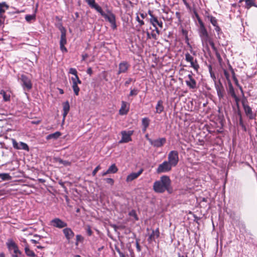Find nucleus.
Masks as SVG:
<instances>
[{
  "label": "nucleus",
  "instance_id": "8",
  "mask_svg": "<svg viewBox=\"0 0 257 257\" xmlns=\"http://www.w3.org/2000/svg\"><path fill=\"white\" fill-rule=\"evenodd\" d=\"M134 133V131H123L121 132V139L119 141V143H126L132 141L131 136L133 135Z\"/></svg>",
  "mask_w": 257,
  "mask_h": 257
},
{
  "label": "nucleus",
  "instance_id": "41",
  "mask_svg": "<svg viewBox=\"0 0 257 257\" xmlns=\"http://www.w3.org/2000/svg\"><path fill=\"white\" fill-rule=\"evenodd\" d=\"M71 80L72 82L74 83V82H75L76 84L78 85V84H81L82 82L79 79L78 76L76 77H74L71 78Z\"/></svg>",
  "mask_w": 257,
  "mask_h": 257
},
{
  "label": "nucleus",
  "instance_id": "12",
  "mask_svg": "<svg viewBox=\"0 0 257 257\" xmlns=\"http://www.w3.org/2000/svg\"><path fill=\"white\" fill-rule=\"evenodd\" d=\"M130 66V64L127 61H121L118 65V70L117 74L119 75L121 73H127Z\"/></svg>",
  "mask_w": 257,
  "mask_h": 257
},
{
  "label": "nucleus",
  "instance_id": "6",
  "mask_svg": "<svg viewBox=\"0 0 257 257\" xmlns=\"http://www.w3.org/2000/svg\"><path fill=\"white\" fill-rule=\"evenodd\" d=\"M168 162L172 167H175L179 162L178 153L177 151H171L168 154Z\"/></svg>",
  "mask_w": 257,
  "mask_h": 257
},
{
  "label": "nucleus",
  "instance_id": "42",
  "mask_svg": "<svg viewBox=\"0 0 257 257\" xmlns=\"http://www.w3.org/2000/svg\"><path fill=\"white\" fill-rule=\"evenodd\" d=\"M58 162L61 164H63L64 166H69L70 165L71 163L68 161H64L62 160L61 159H58Z\"/></svg>",
  "mask_w": 257,
  "mask_h": 257
},
{
  "label": "nucleus",
  "instance_id": "62",
  "mask_svg": "<svg viewBox=\"0 0 257 257\" xmlns=\"http://www.w3.org/2000/svg\"><path fill=\"white\" fill-rule=\"evenodd\" d=\"M154 28H155V30H154L153 31H154V32L155 31L157 35H159L160 31H159L158 28L157 27V26H156V27H154Z\"/></svg>",
  "mask_w": 257,
  "mask_h": 257
},
{
  "label": "nucleus",
  "instance_id": "36",
  "mask_svg": "<svg viewBox=\"0 0 257 257\" xmlns=\"http://www.w3.org/2000/svg\"><path fill=\"white\" fill-rule=\"evenodd\" d=\"M0 178L4 181L9 180L11 177L8 173H0Z\"/></svg>",
  "mask_w": 257,
  "mask_h": 257
},
{
  "label": "nucleus",
  "instance_id": "20",
  "mask_svg": "<svg viewBox=\"0 0 257 257\" xmlns=\"http://www.w3.org/2000/svg\"><path fill=\"white\" fill-rule=\"evenodd\" d=\"M85 1L90 7L95 9L97 12L101 9V8L95 3V0H85Z\"/></svg>",
  "mask_w": 257,
  "mask_h": 257
},
{
  "label": "nucleus",
  "instance_id": "58",
  "mask_svg": "<svg viewBox=\"0 0 257 257\" xmlns=\"http://www.w3.org/2000/svg\"><path fill=\"white\" fill-rule=\"evenodd\" d=\"M87 73L89 75H91L93 71L91 67H89L87 70Z\"/></svg>",
  "mask_w": 257,
  "mask_h": 257
},
{
  "label": "nucleus",
  "instance_id": "45",
  "mask_svg": "<svg viewBox=\"0 0 257 257\" xmlns=\"http://www.w3.org/2000/svg\"><path fill=\"white\" fill-rule=\"evenodd\" d=\"M101 169L100 166L98 165L92 171V175L93 176H95L97 172Z\"/></svg>",
  "mask_w": 257,
  "mask_h": 257
},
{
  "label": "nucleus",
  "instance_id": "25",
  "mask_svg": "<svg viewBox=\"0 0 257 257\" xmlns=\"http://www.w3.org/2000/svg\"><path fill=\"white\" fill-rule=\"evenodd\" d=\"M229 93L235 99V101L236 102V103H238L239 98L236 96L233 87L230 82L229 83Z\"/></svg>",
  "mask_w": 257,
  "mask_h": 257
},
{
  "label": "nucleus",
  "instance_id": "32",
  "mask_svg": "<svg viewBox=\"0 0 257 257\" xmlns=\"http://www.w3.org/2000/svg\"><path fill=\"white\" fill-rule=\"evenodd\" d=\"M245 8L249 9L252 6H256L254 3V0H245Z\"/></svg>",
  "mask_w": 257,
  "mask_h": 257
},
{
  "label": "nucleus",
  "instance_id": "15",
  "mask_svg": "<svg viewBox=\"0 0 257 257\" xmlns=\"http://www.w3.org/2000/svg\"><path fill=\"white\" fill-rule=\"evenodd\" d=\"M21 80L23 82V86L27 88L28 90L32 87V84L30 79L26 75H21Z\"/></svg>",
  "mask_w": 257,
  "mask_h": 257
},
{
  "label": "nucleus",
  "instance_id": "34",
  "mask_svg": "<svg viewBox=\"0 0 257 257\" xmlns=\"http://www.w3.org/2000/svg\"><path fill=\"white\" fill-rule=\"evenodd\" d=\"M84 238L80 234H77L76 235V242L75 245L77 246L79 243H82L84 241Z\"/></svg>",
  "mask_w": 257,
  "mask_h": 257
},
{
  "label": "nucleus",
  "instance_id": "40",
  "mask_svg": "<svg viewBox=\"0 0 257 257\" xmlns=\"http://www.w3.org/2000/svg\"><path fill=\"white\" fill-rule=\"evenodd\" d=\"M139 92V90L137 88L131 89L128 96H136Z\"/></svg>",
  "mask_w": 257,
  "mask_h": 257
},
{
  "label": "nucleus",
  "instance_id": "52",
  "mask_svg": "<svg viewBox=\"0 0 257 257\" xmlns=\"http://www.w3.org/2000/svg\"><path fill=\"white\" fill-rule=\"evenodd\" d=\"M214 27H215V30L216 32H217L218 35H219L220 34L222 33L221 29L220 28V27L219 26V25L215 26Z\"/></svg>",
  "mask_w": 257,
  "mask_h": 257
},
{
  "label": "nucleus",
  "instance_id": "38",
  "mask_svg": "<svg viewBox=\"0 0 257 257\" xmlns=\"http://www.w3.org/2000/svg\"><path fill=\"white\" fill-rule=\"evenodd\" d=\"M20 149H22L26 151H29V148L28 145L23 142H20L19 144Z\"/></svg>",
  "mask_w": 257,
  "mask_h": 257
},
{
  "label": "nucleus",
  "instance_id": "55",
  "mask_svg": "<svg viewBox=\"0 0 257 257\" xmlns=\"http://www.w3.org/2000/svg\"><path fill=\"white\" fill-rule=\"evenodd\" d=\"M151 36H152V38H153L155 40L158 39L157 34H156V33H155L154 32V31H152V33H151Z\"/></svg>",
  "mask_w": 257,
  "mask_h": 257
},
{
  "label": "nucleus",
  "instance_id": "22",
  "mask_svg": "<svg viewBox=\"0 0 257 257\" xmlns=\"http://www.w3.org/2000/svg\"><path fill=\"white\" fill-rule=\"evenodd\" d=\"M163 101L162 100H159L156 106V113L160 114L164 110V106L163 105Z\"/></svg>",
  "mask_w": 257,
  "mask_h": 257
},
{
  "label": "nucleus",
  "instance_id": "44",
  "mask_svg": "<svg viewBox=\"0 0 257 257\" xmlns=\"http://www.w3.org/2000/svg\"><path fill=\"white\" fill-rule=\"evenodd\" d=\"M4 6L8 7L5 4V3L0 4V16H1L3 13H4L5 12V10L3 9V7Z\"/></svg>",
  "mask_w": 257,
  "mask_h": 257
},
{
  "label": "nucleus",
  "instance_id": "21",
  "mask_svg": "<svg viewBox=\"0 0 257 257\" xmlns=\"http://www.w3.org/2000/svg\"><path fill=\"white\" fill-rule=\"evenodd\" d=\"M148 14L150 16V22L151 24L154 27H156L157 24L158 22V20L157 17L153 15V12L151 10H149Z\"/></svg>",
  "mask_w": 257,
  "mask_h": 257
},
{
  "label": "nucleus",
  "instance_id": "50",
  "mask_svg": "<svg viewBox=\"0 0 257 257\" xmlns=\"http://www.w3.org/2000/svg\"><path fill=\"white\" fill-rule=\"evenodd\" d=\"M136 244L137 251L140 252L141 251V247L140 245L139 239H136Z\"/></svg>",
  "mask_w": 257,
  "mask_h": 257
},
{
  "label": "nucleus",
  "instance_id": "49",
  "mask_svg": "<svg viewBox=\"0 0 257 257\" xmlns=\"http://www.w3.org/2000/svg\"><path fill=\"white\" fill-rule=\"evenodd\" d=\"M13 145L14 148L20 150L19 145L15 140H13Z\"/></svg>",
  "mask_w": 257,
  "mask_h": 257
},
{
  "label": "nucleus",
  "instance_id": "47",
  "mask_svg": "<svg viewBox=\"0 0 257 257\" xmlns=\"http://www.w3.org/2000/svg\"><path fill=\"white\" fill-rule=\"evenodd\" d=\"M136 20L139 23V25L140 27H142L143 25L145 24L144 21L143 20H142L140 19L139 16H137L136 17Z\"/></svg>",
  "mask_w": 257,
  "mask_h": 257
},
{
  "label": "nucleus",
  "instance_id": "5",
  "mask_svg": "<svg viewBox=\"0 0 257 257\" xmlns=\"http://www.w3.org/2000/svg\"><path fill=\"white\" fill-rule=\"evenodd\" d=\"M61 31V38L60 41V48L63 52H67V49L65 47V45L67 43L66 40V31L64 27L61 26L60 28Z\"/></svg>",
  "mask_w": 257,
  "mask_h": 257
},
{
  "label": "nucleus",
  "instance_id": "60",
  "mask_svg": "<svg viewBox=\"0 0 257 257\" xmlns=\"http://www.w3.org/2000/svg\"><path fill=\"white\" fill-rule=\"evenodd\" d=\"M147 34V40H149L152 38L151 34H150V33L148 31L146 32Z\"/></svg>",
  "mask_w": 257,
  "mask_h": 257
},
{
  "label": "nucleus",
  "instance_id": "53",
  "mask_svg": "<svg viewBox=\"0 0 257 257\" xmlns=\"http://www.w3.org/2000/svg\"><path fill=\"white\" fill-rule=\"evenodd\" d=\"M105 180L106 181L107 183L111 185H113L114 184V180L112 178H106L105 179Z\"/></svg>",
  "mask_w": 257,
  "mask_h": 257
},
{
  "label": "nucleus",
  "instance_id": "59",
  "mask_svg": "<svg viewBox=\"0 0 257 257\" xmlns=\"http://www.w3.org/2000/svg\"><path fill=\"white\" fill-rule=\"evenodd\" d=\"M88 57V55L87 54H84L82 55V61H85L86 58Z\"/></svg>",
  "mask_w": 257,
  "mask_h": 257
},
{
  "label": "nucleus",
  "instance_id": "43",
  "mask_svg": "<svg viewBox=\"0 0 257 257\" xmlns=\"http://www.w3.org/2000/svg\"><path fill=\"white\" fill-rule=\"evenodd\" d=\"M69 73L74 75V77L78 76L77 70L74 68H70Z\"/></svg>",
  "mask_w": 257,
  "mask_h": 257
},
{
  "label": "nucleus",
  "instance_id": "9",
  "mask_svg": "<svg viewBox=\"0 0 257 257\" xmlns=\"http://www.w3.org/2000/svg\"><path fill=\"white\" fill-rule=\"evenodd\" d=\"M172 168V165L168 161H165L158 166L157 169V172L159 174L168 172L171 170Z\"/></svg>",
  "mask_w": 257,
  "mask_h": 257
},
{
  "label": "nucleus",
  "instance_id": "1",
  "mask_svg": "<svg viewBox=\"0 0 257 257\" xmlns=\"http://www.w3.org/2000/svg\"><path fill=\"white\" fill-rule=\"evenodd\" d=\"M171 181L168 176H163L160 180L156 181L153 185V189L155 192L162 193L165 191L171 192Z\"/></svg>",
  "mask_w": 257,
  "mask_h": 257
},
{
  "label": "nucleus",
  "instance_id": "63",
  "mask_svg": "<svg viewBox=\"0 0 257 257\" xmlns=\"http://www.w3.org/2000/svg\"><path fill=\"white\" fill-rule=\"evenodd\" d=\"M157 25H158L160 28H162L163 27V22L162 21H158Z\"/></svg>",
  "mask_w": 257,
  "mask_h": 257
},
{
  "label": "nucleus",
  "instance_id": "28",
  "mask_svg": "<svg viewBox=\"0 0 257 257\" xmlns=\"http://www.w3.org/2000/svg\"><path fill=\"white\" fill-rule=\"evenodd\" d=\"M25 251L26 254L28 256H29L31 257H35L36 256L35 253H34V252L33 250L30 249L29 245L28 244H27L25 247Z\"/></svg>",
  "mask_w": 257,
  "mask_h": 257
},
{
  "label": "nucleus",
  "instance_id": "48",
  "mask_svg": "<svg viewBox=\"0 0 257 257\" xmlns=\"http://www.w3.org/2000/svg\"><path fill=\"white\" fill-rule=\"evenodd\" d=\"M86 232L88 236H91L93 232L90 226H87L86 228Z\"/></svg>",
  "mask_w": 257,
  "mask_h": 257
},
{
  "label": "nucleus",
  "instance_id": "51",
  "mask_svg": "<svg viewBox=\"0 0 257 257\" xmlns=\"http://www.w3.org/2000/svg\"><path fill=\"white\" fill-rule=\"evenodd\" d=\"M195 17L196 18H197V21L198 22V23L199 25L201 24H203V22H202V21L201 20V18H200L199 15L197 13L195 12Z\"/></svg>",
  "mask_w": 257,
  "mask_h": 257
},
{
  "label": "nucleus",
  "instance_id": "4",
  "mask_svg": "<svg viewBox=\"0 0 257 257\" xmlns=\"http://www.w3.org/2000/svg\"><path fill=\"white\" fill-rule=\"evenodd\" d=\"M198 32L202 43L207 44L210 38L204 23L199 25Z\"/></svg>",
  "mask_w": 257,
  "mask_h": 257
},
{
  "label": "nucleus",
  "instance_id": "19",
  "mask_svg": "<svg viewBox=\"0 0 257 257\" xmlns=\"http://www.w3.org/2000/svg\"><path fill=\"white\" fill-rule=\"evenodd\" d=\"M160 236V231L159 228H157L156 230H153L152 233L149 235L148 239V241L151 243L153 241H155L156 238H158Z\"/></svg>",
  "mask_w": 257,
  "mask_h": 257
},
{
  "label": "nucleus",
  "instance_id": "2",
  "mask_svg": "<svg viewBox=\"0 0 257 257\" xmlns=\"http://www.w3.org/2000/svg\"><path fill=\"white\" fill-rule=\"evenodd\" d=\"M98 12L105 19V20L109 22L111 24V28L112 29H116L117 25L116 24V18L114 14L109 10H108L107 11V14H106L103 12L102 8Z\"/></svg>",
  "mask_w": 257,
  "mask_h": 257
},
{
  "label": "nucleus",
  "instance_id": "27",
  "mask_svg": "<svg viewBox=\"0 0 257 257\" xmlns=\"http://www.w3.org/2000/svg\"><path fill=\"white\" fill-rule=\"evenodd\" d=\"M61 135V133L59 132H56L53 134L48 135L46 137L47 140H50L52 139H57Z\"/></svg>",
  "mask_w": 257,
  "mask_h": 257
},
{
  "label": "nucleus",
  "instance_id": "31",
  "mask_svg": "<svg viewBox=\"0 0 257 257\" xmlns=\"http://www.w3.org/2000/svg\"><path fill=\"white\" fill-rule=\"evenodd\" d=\"M0 94L2 95L5 101H8L10 100V94H7L5 90H2L0 92Z\"/></svg>",
  "mask_w": 257,
  "mask_h": 257
},
{
  "label": "nucleus",
  "instance_id": "30",
  "mask_svg": "<svg viewBox=\"0 0 257 257\" xmlns=\"http://www.w3.org/2000/svg\"><path fill=\"white\" fill-rule=\"evenodd\" d=\"M118 171V169L115 164H112L107 169V173H115Z\"/></svg>",
  "mask_w": 257,
  "mask_h": 257
},
{
  "label": "nucleus",
  "instance_id": "54",
  "mask_svg": "<svg viewBox=\"0 0 257 257\" xmlns=\"http://www.w3.org/2000/svg\"><path fill=\"white\" fill-rule=\"evenodd\" d=\"M210 76H211V78L213 79V81L214 82L215 84H217L216 83V78L214 73L212 72V73H210Z\"/></svg>",
  "mask_w": 257,
  "mask_h": 257
},
{
  "label": "nucleus",
  "instance_id": "23",
  "mask_svg": "<svg viewBox=\"0 0 257 257\" xmlns=\"http://www.w3.org/2000/svg\"><path fill=\"white\" fill-rule=\"evenodd\" d=\"M70 110V105L69 103V102L68 101L64 102L63 103V120L65 119L66 116H67V114L68 113Z\"/></svg>",
  "mask_w": 257,
  "mask_h": 257
},
{
  "label": "nucleus",
  "instance_id": "46",
  "mask_svg": "<svg viewBox=\"0 0 257 257\" xmlns=\"http://www.w3.org/2000/svg\"><path fill=\"white\" fill-rule=\"evenodd\" d=\"M215 55H216V57L217 58V60H218V62L219 63H221V62L222 61V58L221 57L220 54L218 52V51L216 52H215Z\"/></svg>",
  "mask_w": 257,
  "mask_h": 257
},
{
  "label": "nucleus",
  "instance_id": "10",
  "mask_svg": "<svg viewBox=\"0 0 257 257\" xmlns=\"http://www.w3.org/2000/svg\"><path fill=\"white\" fill-rule=\"evenodd\" d=\"M148 140L152 146L156 148L162 147L166 143V139L165 138H159L156 140L148 139Z\"/></svg>",
  "mask_w": 257,
  "mask_h": 257
},
{
  "label": "nucleus",
  "instance_id": "18",
  "mask_svg": "<svg viewBox=\"0 0 257 257\" xmlns=\"http://www.w3.org/2000/svg\"><path fill=\"white\" fill-rule=\"evenodd\" d=\"M242 103L246 115L248 116L249 118L252 119L253 116L251 108L247 104L245 103V100H243Z\"/></svg>",
  "mask_w": 257,
  "mask_h": 257
},
{
  "label": "nucleus",
  "instance_id": "14",
  "mask_svg": "<svg viewBox=\"0 0 257 257\" xmlns=\"http://www.w3.org/2000/svg\"><path fill=\"white\" fill-rule=\"evenodd\" d=\"M63 233L66 239L69 242L70 240L74 236V233L71 228L69 227H65L63 230Z\"/></svg>",
  "mask_w": 257,
  "mask_h": 257
},
{
  "label": "nucleus",
  "instance_id": "17",
  "mask_svg": "<svg viewBox=\"0 0 257 257\" xmlns=\"http://www.w3.org/2000/svg\"><path fill=\"white\" fill-rule=\"evenodd\" d=\"M130 105L127 102L124 101H121V107L119 110V113L120 115L126 114L129 111Z\"/></svg>",
  "mask_w": 257,
  "mask_h": 257
},
{
  "label": "nucleus",
  "instance_id": "56",
  "mask_svg": "<svg viewBox=\"0 0 257 257\" xmlns=\"http://www.w3.org/2000/svg\"><path fill=\"white\" fill-rule=\"evenodd\" d=\"M133 81V79L131 78H128L124 83V85L127 86L131 82Z\"/></svg>",
  "mask_w": 257,
  "mask_h": 257
},
{
  "label": "nucleus",
  "instance_id": "57",
  "mask_svg": "<svg viewBox=\"0 0 257 257\" xmlns=\"http://www.w3.org/2000/svg\"><path fill=\"white\" fill-rule=\"evenodd\" d=\"M223 72L225 77L227 80H228L229 78V74L226 70H224Z\"/></svg>",
  "mask_w": 257,
  "mask_h": 257
},
{
  "label": "nucleus",
  "instance_id": "64",
  "mask_svg": "<svg viewBox=\"0 0 257 257\" xmlns=\"http://www.w3.org/2000/svg\"><path fill=\"white\" fill-rule=\"evenodd\" d=\"M177 255H178V256L177 257H188V256L187 255H183V254H182L180 252H178L177 253Z\"/></svg>",
  "mask_w": 257,
  "mask_h": 257
},
{
  "label": "nucleus",
  "instance_id": "3",
  "mask_svg": "<svg viewBox=\"0 0 257 257\" xmlns=\"http://www.w3.org/2000/svg\"><path fill=\"white\" fill-rule=\"evenodd\" d=\"M193 73L190 71V73L186 77L185 83L187 86L192 92H195L198 88L197 81L193 77Z\"/></svg>",
  "mask_w": 257,
  "mask_h": 257
},
{
  "label": "nucleus",
  "instance_id": "39",
  "mask_svg": "<svg viewBox=\"0 0 257 257\" xmlns=\"http://www.w3.org/2000/svg\"><path fill=\"white\" fill-rule=\"evenodd\" d=\"M207 43H209L214 52L218 51L217 48L215 47L214 43L211 38L208 40Z\"/></svg>",
  "mask_w": 257,
  "mask_h": 257
},
{
  "label": "nucleus",
  "instance_id": "26",
  "mask_svg": "<svg viewBox=\"0 0 257 257\" xmlns=\"http://www.w3.org/2000/svg\"><path fill=\"white\" fill-rule=\"evenodd\" d=\"M190 67L193 68L196 72H198L200 68V66L198 64L197 60L196 59H195L194 61L190 62Z\"/></svg>",
  "mask_w": 257,
  "mask_h": 257
},
{
  "label": "nucleus",
  "instance_id": "11",
  "mask_svg": "<svg viewBox=\"0 0 257 257\" xmlns=\"http://www.w3.org/2000/svg\"><path fill=\"white\" fill-rule=\"evenodd\" d=\"M6 245L10 251L13 250L14 253L15 254L21 253V252L19 249L18 245L13 239H8V241L6 242Z\"/></svg>",
  "mask_w": 257,
  "mask_h": 257
},
{
  "label": "nucleus",
  "instance_id": "24",
  "mask_svg": "<svg viewBox=\"0 0 257 257\" xmlns=\"http://www.w3.org/2000/svg\"><path fill=\"white\" fill-rule=\"evenodd\" d=\"M150 119L148 117H144L142 120V125L143 126L142 131L143 133H145L147 128L149 126Z\"/></svg>",
  "mask_w": 257,
  "mask_h": 257
},
{
  "label": "nucleus",
  "instance_id": "33",
  "mask_svg": "<svg viewBox=\"0 0 257 257\" xmlns=\"http://www.w3.org/2000/svg\"><path fill=\"white\" fill-rule=\"evenodd\" d=\"M72 89H73L74 94L76 96H78L79 95L80 88L78 87V85L76 84L75 82H74V83L72 82Z\"/></svg>",
  "mask_w": 257,
  "mask_h": 257
},
{
  "label": "nucleus",
  "instance_id": "61",
  "mask_svg": "<svg viewBox=\"0 0 257 257\" xmlns=\"http://www.w3.org/2000/svg\"><path fill=\"white\" fill-rule=\"evenodd\" d=\"M230 69L231 71V74H232V78H233L234 77H235V72H234L233 69H232V68L231 67V66H230Z\"/></svg>",
  "mask_w": 257,
  "mask_h": 257
},
{
  "label": "nucleus",
  "instance_id": "35",
  "mask_svg": "<svg viewBox=\"0 0 257 257\" xmlns=\"http://www.w3.org/2000/svg\"><path fill=\"white\" fill-rule=\"evenodd\" d=\"M25 19L27 22L30 23L32 21H35L36 20V15H27L25 16Z\"/></svg>",
  "mask_w": 257,
  "mask_h": 257
},
{
  "label": "nucleus",
  "instance_id": "29",
  "mask_svg": "<svg viewBox=\"0 0 257 257\" xmlns=\"http://www.w3.org/2000/svg\"><path fill=\"white\" fill-rule=\"evenodd\" d=\"M207 18L209 19L210 23L214 27H215V26H217L218 25V20H217V19L215 17L211 15V16H208Z\"/></svg>",
  "mask_w": 257,
  "mask_h": 257
},
{
  "label": "nucleus",
  "instance_id": "37",
  "mask_svg": "<svg viewBox=\"0 0 257 257\" xmlns=\"http://www.w3.org/2000/svg\"><path fill=\"white\" fill-rule=\"evenodd\" d=\"M185 60L187 62L190 63L191 61H193L195 60L194 57L191 56L188 52H187L185 54Z\"/></svg>",
  "mask_w": 257,
  "mask_h": 257
},
{
  "label": "nucleus",
  "instance_id": "7",
  "mask_svg": "<svg viewBox=\"0 0 257 257\" xmlns=\"http://www.w3.org/2000/svg\"><path fill=\"white\" fill-rule=\"evenodd\" d=\"M50 225L54 227L61 229L67 226V223L59 218H55L51 220Z\"/></svg>",
  "mask_w": 257,
  "mask_h": 257
},
{
  "label": "nucleus",
  "instance_id": "16",
  "mask_svg": "<svg viewBox=\"0 0 257 257\" xmlns=\"http://www.w3.org/2000/svg\"><path fill=\"white\" fill-rule=\"evenodd\" d=\"M143 171L144 169L142 168L137 173H132L129 174L126 178V181L127 182H131L138 178L142 174Z\"/></svg>",
  "mask_w": 257,
  "mask_h": 257
},
{
  "label": "nucleus",
  "instance_id": "13",
  "mask_svg": "<svg viewBox=\"0 0 257 257\" xmlns=\"http://www.w3.org/2000/svg\"><path fill=\"white\" fill-rule=\"evenodd\" d=\"M215 87L219 99L221 100L223 99L225 92L224 87L221 82L219 81L218 84H215Z\"/></svg>",
  "mask_w": 257,
  "mask_h": 257
}]
</instances>
